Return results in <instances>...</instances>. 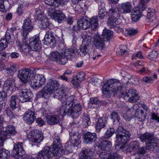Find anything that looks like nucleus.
Segmentation results:
<instances>
[{
	"instance_id": "4468645a",
	"label": "nucleus",
	"mask_w": 159,
	"mask_h": 159,
	"mask_svg": "<svg viewBox=\"0 0 159 159\" xmlns=\"http://www.w3.org/2000/svg\"><path fill=\"white\" fill-rule=\"evenodd\" d=\"M46 81V79L43 75H37L32 76L31 82L32 87L36 89L39 87L44 84Z\"/></svg>"
},
{
	"instance_id": "052dcab7",
	"label": "nucleus",
	"mask_w": 159,
	"mask_h": 159,
	"mask_svg": "<svg viewBox=\"0 0 159 159\" xmlns=\"http://www.w3.org/2000/svg\"><path fill=\"white\" fill-rule=\"evenodd\" d=\"M9 56V54L7 53L0 52V61L4 60L7 61Z\"/></svg>"
},
{
	"instance_id": "39448f33",
	"label": "nucleus",
	"mask_w": 159,
	"mask_h": 159,
	"mask_svg": "<svg viewBox=\"0 0 159 159\" xmlns=\"http://www.w3.org/2000/svg\"><path fill=\"white\" fill-rule=\"evenodd\" d=\"M60 85L59 81L53 79L49 80L44 88L39 93L38 96L39 97L47 98L55 91L58 90V91L60 89H58Z\"/></svg>"
},
{
	"instance_id": "49530a36",
	"label": "nucleus",
	"mask_w": 159,
	"mask_h": 159,
	"mask_svg": "<svg viewBox=\"0 0 159 159\" xmlns=\"http://www.w3.org/2000/svg\"><path fill=\"white\" fill-rule=\"evenodd\" d=\"M90 34L89 33V34H87L86 32H84L83 34V35L85 36L84 38L83 36V38L82 43L83 44H87L89 45V44L91 42L92 39V36L90 35Z\"/></svg>"
},
{
	"instance_id": "5701e85b",
	"label": "nucleus",
	"mask_w": 159,
	"mask_h": 159,
	"mask_svg": "<svg viewBox=\"0 0 159 159\" xmlns=\"http://www.w3.org/2000/svg\"><path fill=\"white\" fill-rule=\"evenodd\" d=\"M98 146L101 149L106 152L110 151L112 148V142L108 140H103L101 141Z\"/></svg>"
},
{
	"instance_id": "f3484780",
	"label": "nucleus",
	"mask_w": 159,
	"mask_h": 159,
	"mask_svg": "<svg viewBox=\"0 0 159 159\" xmlns=\"http://www.w3.org/2000/svg\"><path fill=\"white\" fill-rule=\"evenodd\" d=\"M82 110L81 106L79 103H77L71 107H68L67 111L68 115L72 116L73 117L76 118L80 114Z\"/></svg>"
},
{
	"instance_id": "412c9836",
	"label": "nucleus",
	"mask_w": 159,
	"mask_h": 159,
	"mask_svg": "<svg viewBox=\"0 0 159 159\" xmlns=\"http://www.w3.org/2000/svg\"><path fill=\"white\" fill-rule=\"evenodd\" d=\"M2 133L4 143V138H10L11 136L15 135L16 133V131L13 125H9L7 126L5 130L3 131Z\"/></svg>"
},
{
	"instance_id": "dca6fc26",
	"label": "nucleus",
	"mask_w": 159,
	"mask_h": 159,
	"mask_svg": "<svg viewBox=\"0 0 159 159\" xmlns=\"http://www.w3.org/2000/svg\"><path fill=\"white\" fill-rule=\"evenodd\" d=\"M35 16H36L38 20H40L41 25L42 28L45 30H47L49 28V24L48 19L44 16L42 12L39 8H37L35 11Z\"/></svg>"
},
{
	"instance_id": "0e129e2a",
	"label": "nucleus",
	"mask_w": 159,
	"mask_h": 159,
	"mask_svg": "<svg viewBox=\"0 0 159 159\" xmlns=\"http://www.w3.org/2000/svg\"><path fill=\"white\" fill-rule=\"evenodd\" d=\"M143 81L147 84L152 83L153 82V80L151 77L145 76L143 78Z\"/></svg>"
},
{
	"instance_id": "69168bd1",
	"label": "nucleus",
	"mask_w": 159,
	"mask_h": 159,
	"mask_svg": "<svg viewBox=\"0 0 159 159\" xmlns=\"http://www.w3.org/2000/svg\"><path fill=\"white\" fill-rule=\"evenodd\" d=\"M23 6L22 4L19 5L16 11V13L19 16H20L24 13Z\"/></svg>"
},
{
	"instance_id": "e2e57ef3",
	"label": "nucleus",
	"mask_w": 159,
	"mask_h": 159,
	"mask_svg": "<svg viewBox=\"0 0 159 159\" xmlns=\"http://www.w3.org/2000/svg\"><path fill=\"white\" fill-rule=\"evenodd\" d=\"M33 46V47H30L32 50L39 51L41 49V43L38 42L37 44L36 43L35 45H34Z\"/></svg>"
},
{
	"instance_id": "c9c22d12",
	"label": "nucleus",
	"mask_w": 159,
	"mask_h": 159,
	"mask_svg": "<svg viewBox=\"0 0 159 159\" xmlns=\"http://www.w3.org/2000/svg\"><path fill=\"white\" fill-rule=\"evenodd\" d=\"M48 123L50 125H55L58 123L60 118L59 116L54 115L53 116H47Z\"/></svg>"
},
{
	"instance_id": "de8ad7c7",
	"label": "nucleus",
	"mask_w": 159,
	"mask_h": 159,
	"mask_svg": "<svg viewBox=\"0 0 159 159\" xmlns=\"http://www.w3.org/2000/svg\"><path fill=\"white\" fill-rule=\"evenodd\" d=\"M17 96L16 95H13L11 97V100L10 101V106L11 109L19 111L18 108L16 107V100L18 99Z\"/></svg>"
},
{
	"instance_id": "f8f14e48",
	"label": "nucleus",
	"mask_w": 159,
	"mask_h": 159,
	"mask_svg": "<svg viewBox=\"0 0 159 159\" xmlns=\"http://www.w3.org/2000/svg\"><path fill=\"white\" fill-rule=\"evenodd\" d=\"M25 152L23 148V144L22 142H17L14 144L11 156L16 159H20L25 155Z\"/></svg>"
},
{
	"instance_id": "338daca9",
	"label": "nucleus",
	"mask_w": 159,
	"mask_h": 159,
	"mask_svg": "<svg viewBox=\"0 0 159 159\" xmlns=\"http://www.w3.org/2000/svg\"><path fill=\"white\" fill-rule=\"evenodd\" d=\"M138 33V31L136 29H129L127 31V33L129 36H133L136 34Z\"/></svg>"
},
{
	"instance_id": "b1692460",
	"label": "nucleus",
	"mask_w": 159,
	"mask_h": 159,
	"mask_svg": "<svg viewBox=\"0 0 159 159\" xmlns=\"http://www.w3.org/2000/svg\"><path fill=\"white\" fill-rule=\"evenodd\" d=\"M84 142L86 144H90L95 142L97 139V135L95 133L88 132L84 135Z\"/></svg>"
},
{
	"instance_id": "3c124183",
	"label": "nucleus",
	"mask_w": 159,
	"mask_h": 159,
	"mask_svg": "<svg viewBox=\"0 0 159 159\" xmlns=\"http://www.w3.org/2000/svg\"><path fill=\"white\" fill-rule=\"evenodd\" d=\"M111 119L113 120V122L115 121L116 120H117L118 122L119 123V126L120 125H122L124 128V126H123V125L122 124V123H121L120 124V116L117 112L115 111L112 112L111 113Z\"/></svg>"
},
{
	"instance_id": "680f3d73",
	"label": "nucleus",
	"mask_w": 159,
	"mask_h": 159,
	"mask_svg": "<svg viewBox=\"0 0 159 159\" xmlns=\"http://www.w3.org/2000/svg\"><path fill=\"white\" fill-rule=\"evenodd\" d=\"M110 24L109 23H107L108 25L110 26L111 28H114L115 30H117L118 29H120V26L119 25V24L120 23H121V20H119L118 22H117V23H118V24H114L113 22H111V21L110 22Z\"/></svg>"
},
{
	"instance_id": "2eb2a0df",
	"label": "nucleus",
	"mask_w": 159,
	"mask_h": 159,
	"mask_svg": "<svg viewBox=\"0 0 159 159\" xmlns=\"http://www.w3.org/2000/svg\"><path fill=\"white\" fill-rule=\"evenodd\" d=\"M28 137L30 141L34 143H39L43 139L42 132L37 129H34L30 131Z\"/></svg>"
},
{
	"instance_id": "f704fd0d",
	"label": "nucleus",
	"mask_w": 159,
	"mask_h": 159,
	"mask_svg": "<svg viewBox=\"0 0 159 159\" xmlns=\"http://www.w3.org/2000/svg\"><path fill=\"white\" fill-rule=\"evenodd\" d=\"M121 7L123 12L125 14L130 12L132 8V4L129 2L122 3Z\"/></svg>"
},
{
	"instance_id": "aec40b11",
	"label": "nucleus",
	"mask_w": 159,
	"mask_h": 159,
	"mask_svg": "<svg viewBox=\"0 0 159 159\" xmlns=\"http://www.w3.org/2000/svg\"><path fill=\"white\" fill-rule=\"evenodd\" d=\"M134 104H133L130 108L127 106H124L122 107L123 111H125L122 116L123 118L126 121H129L132 118V113L134 111Z\"/></svg>"
},
{
	"instance_id": "9b49d317",
	"label": "nucleus",
	"mask_w": 159,
	"mask_h": 159,
	"mask_svg": "<svg viewBox=\"0 0 159 159\" xmlns=\"http://www.w3.org/2000/svg\"><path fill=\"white\" fill-rule=\"evenodd\" d=\"M22 28L23 31L22 36L23 37L24 42L26 43L29 33L33 29L30 17H28L24 20Z\"/></svg>"
},
{
	"instance_id": "13d9d810",
	"label": "nucleus",
	"mask_w": 159,
	"mask_h": 159,
	"mask_svg": "<svg viewBox=\"0 0 159 159\" xmlns=\"http://www.w3.org/2000/svg\"><path fill=\"white\" fill-rule=\"evenodd\" d=\"M115 133V129L111 128L107 129L105 133L104 137L106 139H109Z\"/></svg>"
},
{
	"instance_id": "5fc2aeb1",
	"label": "nucleus",
	"mask_w": 159,
	"mask_h": 159,
	"mask_svg": "<svg viewBox=\"0 0 159 159\" xmlns=\"http://www.w3.org/2000/svg\"><path fill=\"white\" fill-rule=\"evenodd\" d=\"M38 42L40 43V41L39 40V38L38 37H35L30 38L29 39L28 44L30 47L31 46L33 47L34 46V45H35L36 43L37 44Z\"/></svg>"
},
{
	"instance_id": "864d4df0",
	"label": "nucleus",
	"mask_w": 159,
	"mask_h": 159,
	"mask_svg": "<svg viewBox=\"0 0 159 159\" xmlns=\"http://www.w3.org/2000/svg\"><path fill=\"white\" fill-rule=\"evenodd\" d=\"M99 102V100L97 98H92L90 99L89 105L92 107L94 108H97L98 107L97 104Z\"/></svg>"
},
{
	"instance_id": "603ef678",
	"label": "nucleus",
	"mask_w": 159,
	"mask_h": 159,
	"mask_svg": "<svg viewBox=\"0 0 159 159\" xmlns=\"http://www.w3.org/2000/svg\"><path fill=\"white\" fill-rule=\"evenodd\" d=\"M88 45L82 44V45L80 48V54L81 56H84L85 55L88 54Z\"/></svg>"
},
{
	"instance_id": "c85d7f7f",
	"label": "nucleus",
	"mask_w": 159,
	"mask_h": 159,
	"mask_svg": "<svg viewBox=\"0 0 159 159\" xmlns=\"http://www.w3.org/2000/svg\"><path fill=\"white\" fill-rule=\"evenodd\" d=\"M106 121L105 117L100 118L98 119L95 127L96 132L99 133L102 129L105 127Z\"/></svg>"
},
{
	"instance_id": "6e6d98bb",
	"label": "nucleus",
	"mask_w": 159,
	"mask_h": 159,
	"mask_svg": "<svg viewBox=\"0 0 159 159\" xmlns=\"http://www.w3.org/2000/svg\"><path fill=\"white\" fill-rule=\"evenodd\" d=\"M45 3L49 6H53L55 7L59 6V2L56 0H44Z\"/></svg>"
},
{
	"instance_id": "a211bd4d",
	"label": "nucleus",
	"mask_w": 159,
	"mask_h": 159,
	"mask_svg": "<svg viewBox=\"0 0 159 159\" xmlns=\"http://www.w3.org/2000/svg\"><path fill=\"white\" fill-rule=\"evenodd\" d=\"M36 114L34 111L28 110L24 113L23 119L27 124L30 125L34 121L36 118Z\"/></svg>"
},
{
	"instance_id": "7ed1b4c3",
	"label": "nucleus",
	"mask_w": 159,
	"mask_h": 159,
	"mask_svg": "<svg viewBox=\"0 0 159 159\" xmlns=\"http://www.w3.org/2000/svg\"><path fill=\"white\" fill-rule=\"evenodd\" d=\"M123 88L122 84L118 80H108L104 83L102 87L103 96L107 97L109 96L111 93L116 94L118 92H120Z\"/></svg>"
},
{
	"instance_id": "e433bc0d",
	"label": "nucleus",
	"mask_w": 159,
	"mask_h": 159,
	"mask_svg": "<svg viewBox=\"0 0 159 159\" xmlns=\"http://www.w3.org/2000/svg\"><path fill=\"white\" fill-rule=\"evenodd\" d=\"M61 106L59 107L57 109V111L59 116H64L66 114L68 115L67 111L68 109V107L66 105L64 104L63 103H61Z\"/></svg>"
},
{
	"instance_id": "6ab92c4d",
	"label": "nucleus",
	"mask_w": 159,
	"mask_h": 159,
	"mask_svg": "<svg viewBox=\"0 0 159 159\" xmlns=\"http://www.w3.org/2000/svg\"><path fill=\"white\" fill-rule=\"evenodd\" d=\"M15 81L14 78L12 77L8 78L3 86V90L5 92L14 91L16 90Z\"/></svg>"
},
{
	"instance_id": "c756f323",
	"label": "nucleus",
	"mask_w": 159,
	"mask_h": 159,
	"mask_svg": "<svg viewBox=\"0 0 159 159\" xmlns=\"http://www.w3.org/2000/svg\"><path fill=\"white\" fill-rule=\"evenodd\" d=\"M78 26L80 29L86 30L90 27L89 20L85 18H83L78 21Z\"/></svg>"
},
{
	"instance_id": "6e6552de",
	"label": "nucleus",
	"mask_w": 159,
	"mask_h": 159,
	"mask_svg": "<svg viewBox=\"0 0 159 159\" xmlns=\"http://www.w3.org/2000/svg\"><path fill=\"white\" fill-rule=\"evenodd\" d=\"M25 85L22 84L17 87L19 91V100L22 102L30 101L33 97L32 92L30 90L25 89Z\"/></svg>"
},
{
	"instance_id": "2f4dec72",
	"label": "nucleus",
	"mask_w": 159,
	"mask_h": 159,
	"mask_svg": "<svg viewBox=\"0 0 159 159\" xmlns=\"http://www.w3.org/2000/svg\"><path fill=\"white\" fill-rule=\"evenodd\" d=\"M159 147V139L153 137V139L146 143V148L149 150H153L155 147Z\"/></svg>"
},
{
	"instance_id": "9d476101",
	"label": "nucleus",
	"mask_w": 159,
	"mask_h": 159,
	"mask_svg": "<svg viewBox=\"0 0 159 159\" xmlns=\"http://www.w3.org/2000/svg\"><path fill=\"white\" fill-rule=\"evenodd\" d=\"M34 75V71L29 69H21L18 71V77L24 84L31 81Z\"/></svg>"
},
{
	"instance_id": "7c9ffc66",
	"label": "nucleus",
	"mask_w": 159,
	"mask_h": 159,
	"mask_svg": "<svg viewBox=\"0 0 159 159\" xmlns=\"http://www.w3.org/2000/svg\"><path fill=\"white\" fill-rule=\"evenodd\" d=\"M44 39L45 41L44 43L46 45L50 44L55 41V37L53 35L52 31L51 30L47 32Z\"/></svg>"
},
{
	"instance_id": "09e8293b",
	"label": "nucleus",
	"mask_w": 159,
	"mask_h": 159,
	"mask_svg": "<svg viewBox=\"0 0 159 159\" xmlns=\"http://www.w3.org/2000/svg\"><path fill=\"white\" fill-rule=\"evenodd\" d=\"M3 119L2 116L0 115V146H2L3 145V137L2 136V132H3L2 130L3 129L2 125V121Z\"/></svg>"
},
{
	"instance_id": "58836bf2",
	"label": "nucleus",
	"mask_w": 159,
	"mask_h": 159,
	"mask_svg": "<svg viewBox=\"0 0 159 159\" xmlns=\"http://www.w3.org/2000/svg\"><path fill=\"white\" fill-rule=\"evenodd\" d=\"M0 146V159H8L10 155L9 151Z\"/></svg>"
},
{
	"instance_id": "393cba45",
	"label": "nucleus",
	"mask_w": 159,
	"mask_h": 159,
	"mask_svg": "<svg viewBox=\"0 0 159 159\" xmlns=\"http://www.w3.org/2000/svg\"><path fill=\"white\" fill-rule=\"evenodd\" d=\"M99 157L102 159H121L122 157L117 153H113L110 154L102 152L99 155Z\"/></svg>"
},
{
	"instance_id": "cd10ccee",
	"label": "nucleus",
	"mask_w": 159,
	"mask_h": 159,
	"mask_svg": "<svg viewBox=\"0 0 159 159\" xmlns=\"http://www.w3.org/2000/svg\"><path fill=\"white\" fill-rule=\"evenodd\" d=\"M104 41L98 35H96L94 36V43L97 49H102L105 46Z\"/></svg>"
},
{
	"instance_id": "0eeeda50",
	"label": "nucleus",
	"mask_w": 159,
	"mask_h": 159,
	"mask_svg": "<svg viewBox=\"0 0 159 159\" xmlns=\"http://www.w3.org/2000/svg\"><path fill=\"white\" fill-rule=\"evenodd\" d=\"M150 0H140L139 7H135L133 8L131 14V19L133 22H136L140 19L142 11L146 8V3L149 2Z\"/></svg>"
},
{
	"instance_id": "a19ab883",
	"label": "nucleus",
	"mask_w": 159,
	"mask_h": 159,
	"mask_svg": "<svg viewBox=\"0 0 159 159\" xmlns=\"http://www.w3.org/2000/svg\"><path fill=\"white\" fill-rule=\"evenodd\" d=\"M135 116L138 121L141 122L144 121L146 118L144 111L141 110H136Z\"/></svg>"
},
{
	"instance_id": "1a4fd4ad",
	"label": "nucleus",
	"mask_w": 159,
	"mask_h": 159,
	"mask_svg": "<svg viewBox=\"0 0 159 159\" xmlns=\"http://www.w3.org/2000/svg\"><path fill=\"white\" fill-rule=\"evenodd\" d=\"M121 13L120 9L118 7H111L109 10L107 11V16L109 17L107 23H111L113 22L114 24H118L117 23L119 20H120L119 19L120 15Z\"/></svg>"
},
{
	"instance_id": "4d7b16f0",
	"label": "nucleus",
	"mask_w": 159,
	"mask_h": 159,
	"mask_svg": "<svg viewBox=\"0 0 159 159\" xmlns=\"http://www.w3.org/2000/svg\"><path fill=\"white\" fill-rule=\"evenodd\" d=\"M158 53L156 51H152L149 52L148 56V58L152 61H153L157 58Z\"/></svg>"
},
{
	"instance_id": "79ce46f5",
	"label": "nucleus",
	"mask_w": 159,
	"mask_h": 159,
	"mask_svg": "<svg viewBox=\"0 0 159 159\" xmlns=\"http://www.w3.org/2000/svg\"><path fill=\"white\" fill-rule=\"evenodd\" d=\"M22 39L23 41L22 44H23L20 46V50L25 53H27L31 50V48L29 46V45L28 43V39H26V43L24 42L23 37H22Z\"/></svg>"
},
{
	"instance_id": "774afa93",
	"label": "nucleus",
	"mask_w": 159,
	"mask_h": 159,
	"mask_svg": "<svg viewBox=\"0 0 159 159\" xmlns=\"http://www.w3.org/2000/svg\"><path fill=\"white\" fill-rule=\"evenodd\" d=\"M137 151L138 152L139 154L143 155L146 152V148L143 147H142L139 149V148Z\"/></svg>"
},
{
	"instance_id": "72a5a7b5",
	"label": "nucleus",
	"mask_w": 159,
	"mask_h": 159,
	"mask_svg": "<svg viewBox=\"0 0 159 159\" xmlns=\"http://www.w3.org/2000/svg\"><path fill=\"white\" fill-rule=\"evenodd\" d=\"M154 137V134L153 133L147 132L143 134H141L139 138L141 142H145L146 143L149 141L153 139Z\"/></svg>"
},
{
	"instance_id": "f257e3e1",
	"label": "nucleus",
	"mask_w": 159,
	"mask_h": 159,
	"mask_svg": "<svg viewBox=\"0 0 159 159\" xmlns=\"http://www.w3.org/2000/svg\"><path fill=\"white\" fill-rule=\"evenodd\" d=\"M60 138L56 136L53 139V142L51 147H46L42 150L37 155V159H48L60 152L61 154L65 153L64 150L62 148ZM27 159H36L32 157H29Z\"/></svg>"
},
{
	"instance_id": "473e14b6",
	"label": "nucleus",
	"mask_w": 159,
	"mask_h": 159,
	"mask_svg": "<svg viewBox=\"0 0 159 159\" xmlns=\"http://www.w3.org/2000/svg\"><path fill=\"white\" fill-rule=\"evenodd\" d=\"M10 39V34L7 33L5 34V38L2 39L0 40V51L6 48L9 43L8 41Z\"/></svg>"
},
{
	"instance_id": "ddd939ff",
	"label": "nucleus",
	"mask_w": 159,
	"mask_h": 159,
	"mask_svg": "<svg viewBox=\"0 0 159 159\" xmlns=\"http://www.w3.org/2000/svg\"><path fill=\"white\" fill-rule=\"evenodd\" d=\"M122 96L125 100L131 103L136 102L139 99V96L136 93V90L133 89L126 91Z\"/></svg>"
},
{
	"instance_id": "a878e982",
	"label": "nucleus",
	"mask_w": 159,
	"mask_h": 159,
	"mask_svg": "<svg viewBox=\"0 0 159 159\" xmlns=\"http://www.w3.org/2000/svg\"><path fill=\"white\" fill-rule=\"evenodd\" d=\"M94 153L89 149H85L80 153L79 159H91L93 157Z\"/></svg>"
},
{
	"instance_id": "37998d69",
	"label": "nucleus",
	"mask_w": 159,
	"mask_h": 159,
	"mask_svg": "<svg viewBox=\"0 0 159 159\" xmlns=\"http://www.w3.org/2000/svg\"><path fill=\"white\" fill-rule=\"evenodd\" d=\"M139 142L138 140L132 141L130 143L129 147L132 150L137 151L139 148Z\"/></svg>"
},
{
	"instance_id": "20e7f679",
	"label": "nucleus",
	"mask_w": 159,
	"mask_h": 159,
	"mask_svg": "<svg viewBox=\"0 0 159 159\" xmlns=\"http://www.w3.org/2000/svg\"><path fill=\"white\" fill-rule=\"evenodd\" d=\"M59 49L63 52L61 54L58 52H54L52 53L51 58L53 60L60 64L64 65L67 61L68 59L74 57L75 50L73 48Z\"/></svg>"
},
{
	"instance_id": "8fccbe9b",
	"label": "nucleus",
	"mask_w": 159,
	"mask_h": 159,
	"mask_svg": "<svg viewBox=\"0 0 159 159\" xmlns=\"http://www.w3.org/2000/svg\"><path fill=\"white\" fill-rule=\"evenodd\" d=\"M99 17L101 19H103L107 17V12H105V10L103 8H99L98 12Z\"/></svg>"
},
{
	"instance_id": "a18cd8bd",
	"label": "nucleus",
	"mask_w": 159,
	"mask_h": 159,
	"mask_svg": "<svg viewBox=\"0 0 159 159\" xmlns=\"http://www.w3.org/2000/svg\"><path fill=\"white\" fill-rule=\"evenodd\" d=\"M89 22L90 24V27H91V29L93 30L96 29L98 25V17L95 16L92 18Z\"/></svg>"
},
{
	"instance_id": "4be33fe9",
	"label": "nucleus",
	"mask_w": 159,
	"mask_h": 159,
	"mask_svg": "<svg viewBox=\"0 0 159 159\" xmlns=\"http://www.w3.org/2000/svg\"><path fill=\"white\" fill-rule=\"evenodd\" d=\"M70 141L71 145L73 146H76L80 143L81 135L78 133L71 132L70 133Z\"/></svg>"
},
{
	"instance_id": "bb28decb",
	"label": "nucleus",
	"mask_w": 159,
	"mask_h": 159,
	"mask_svg": "<svg viewBox=\"0 0 159 159\" xmlns=\"http://www.w3.org/2000/svg\"><path fill=\"white\" fill-rule=\"evenodd\" d=\"M54 18L55 20L59 23H62L66 21V19L65 14L61 11L59 10H55Z\"/></svg>"
},
{
	"instance_id": "423d86ee",
	"label": "nucleus",
	"mask_w": 159,
	"mask_h": 159,
	"mask_svg": "<svg viewBox=\"0 0 159 159\" xmlns=\"http://www.w3.org/2000/svg\"><path fill=\"white\" fill-rule=\"evenodd\" d=\"M67 89L66 88H62L59 89L58 92L55 93L54 98L60 100H61V102L63 103V105H66L68 107H71L76 104L77 100L73 95L70 96L65 99V100L64 99V98L66 96Z\"/></svg>"
},
{
	"instance_id": "4c0bfd02",
	"label": "nucleus",
	"mask_w": 159,
	"mask_h": 159,
	"mask_svg": "<svg viewBox=\"0 0 159 159\" xmlns=\"http://www.w3.org/2000/svg\"><path fill=\"white\" fill-rule=\"evenodd\" d=\"M113 35V32L109 30L105 29L102 34V36L105 41H108L112 38Z\"/></svg>"
},
{
	"instance_id": "f03ea898",
	"label": "nucleus",
	"mask_w": 159,
	"mask_h": 159,
	"mask_svg": "<svg viewBox=\"0 0 159 159\" xmlns=\"http://www.w3.org/2000/svg\"><path fill=\"white\" fill-rule=\"evenodd\" d=\"M116 133V141L118 144L116 145L115 149L117 151H124L125 150V144L130 139L131 134L122 125L118 126Z\"/></svg>"
},
{
	"instance_id": "bf43d9fd",
	"label": "nucleus",
	"mask_w": 159,
	"mask_h": 159,
	"mask_svg": "<svg viewBox=\"0 0 159 159\" xmlns=\"http://www.w3.org/2000/svg\"><path fill=\"white\" fill-rule=\"evenodd\" d=\"M85 75V73L83 71L79 72L76 76L77 80L80 82H81L84 80Z\"/></svg>"
},
{
	"instance_id": "c03bdc74",
	"label": "nucleus",
	"mask_w": 159,
	"mask_h": 159,
	"mask_svg": "<svg viewBox=\"0 0 159 159\" xmlns=\"http://www.w3.org/2000/svg\"><path fill=\"white\" fill-rule=\"evenodd\" d=\"M6 113L7 116L10 118H13L15 117L16 116H17L18 114L17 111H18L13 110L9 107L7 108L6 110Z\"/></svg>"
},
{
	"instance_id": "ea45409f",
	"label": "nucleus",
	"mask_w": 159,
	"mask_h": 159,
	"mask_svg": "<svg viewBox=\"0 0 159 159\" xmlns=\"http://www.w3.org/2000/svg\"><path fill=\"white\" fill-rule=\"evenodd\" d=\"M147 17L151 22L154 21L156 22V18L155 16L156 15L155 10L152 8H149L147 10Z\"/></svg>"
}]
</instances>
